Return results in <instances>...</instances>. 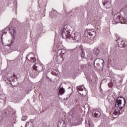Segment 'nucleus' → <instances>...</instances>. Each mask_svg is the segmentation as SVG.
<instances>
[{"instance_id":"1","label":"nucleus","mask_w":127,"mask_h":127,"mask_svg":"<svg viewBox=\"0 0 127 127\" xmlns=\"http://www.w3.org/2000/svg\"><path fill=\"white\" fill-rule=\"evenodd\" d=\"M63 38L70 39V40H79L81 36L79 33H71L70 27L68 25H65L62 30Z\"/></svg>"},{"instance_id":"2","label":"nucleus","mask_w":127,"mask_h":127,"mask_svg":"<svg viewBox=\"0 0 127 127\" xmlns=\"http://www.w3.org/2000/svg\"><path fill=\"white\" fill-rule=\"evenodd\" d=\"M126 106V99L124 97H119L117 99L115 103V110L113 113L112 117L114 119L117 118L123 112L122 109Z\"/></svg>"},{"instance_id":"3","label":"nucleus","mask_w":127,"mask_h":127,"mask_svg":"<svg viewBox=\"0 0 127 127\" xmlns=\"http://www.w3.org/2000/svg\"><path fill=\"white\" fill-rule=\"evenodd\" d=\"M66 53V51L64 49H59L57 52V56L55 57V60L58 63H62L64 61V58L63 56Z\"/></svg>"},{"instance_id":"4","label":"nucleus","mask_w":127,"mask_h":127,"mask_svg":"<svg viewBox=\"0 0 127 127\" xmlns=\"http://www.w3.org/2000/svg\"><path fill=\"white\" fill-rule=\"evenodd\" d=\"M68 118L70 120V124H72V126H78V121L77 120V118L74 117V114H73V111L71 110L69 112Z\"/></svg>"},{"instance_id":"5","label":"nucleus","mask_w":127,"mask_h":127,"mask_svg":"<svg viewBox=\"0 0 127 127\" xmlns=\"http://www.w3.org/2000/svg\"><path fill=\"white\" fill-rule=\"evenodd\" d=\"M97 33H96V31L94 29H91L88 30L85 33V36H86V37L88 38V39H92V38H94L96 35Z\"/></svg>"},{"instance_id":"6","label":"nucleus","mask_w":127,"mask_h":127,"mask_svg":"<svg viewBox=\"0 0 127 127\" xmlns=\"http://www.w3.org/2000/svg\"><path fill=\"white\" fill-rule=\"evenodd\" d=\"M34 70L37 71L38 73L36 74V76H37L39 74L40 72H42L43 71V64H36L33 66Z\"/></svg>"},{"instance_id":"7","label":"nucleus","mask_w":127,"mask_h":127,"mask_svg":"<svg viewBox=\"0 0 127 127\" xmlns=\"http://www.w3.org/2000/svg\"><path fill=\"white\" fill-rule=\"evenodd\" d=\"M77 89L80 95H81V96H85L86 91V88H85V87L83 86H77Z\"/></svg>"},{"instance_id":"8","label":"nucleus","mask_w":127,"mask_h":127,"mask_svg":"<svg viewBox=\"0 0 127 127\" xmlns=\"http://www.w3.org/2000/svg\"><path fill=\"white\" fill-rule=\"evenodd\" d=\"M112 0H103V4L106 8H110L112 6Z\"/></svg>"},{"instance_id":"9","label":"nucleus","mask_w":127,"mask_h":127,"mask_svg":"<svg viewBox=\"0 0 127 127\" xmlns=\"http://www.w3.org/2000/svg\"><path fill=\"white\" fill-rule=\"evenodd\" d=\"M17 76L15 74H13V76H8L7 77V81L9 82V84H11V80H12V82H13V83H14V79H17Z\"/></svg>"},{"instance_id":"10","label":"nucleus","mask_w":127,"mask_h":127,"mask_svg":"<svg viewBox=\"0 0 127 127\" xmlns=\"http://www.w3.org/2000/svg\"><path fill=\"white\" fill-rule=\"evenodd\" d=\"M9 33L12 35H14L16 32H15V28L11 26H8Z\"/></svg>"},{"instance_id":"11","label":"nucleus","mask_w":127,"mask_h":127,"mask_svg":"<svg viewBox=\"0 0 127 127\" xmlns=\"http://www.w3.org/2000/svg\"><path fill=\"white\" fill-rule=\"evenodd\" d=\"M93 118H99L101 117V112L99 111H96L94 113H92Z\"/></svg>"},{"instance_id":"12","label":"nucleus","mask_w":127,"mask_h":127,"mask_svg":"<svg viewBox=\"0 0 127 127\" xmlns=\"http://www.w3.org/2000/svg\"><path fill=\"white\" fill-rule=\"evenodd\" d=\"M58 127H65L66 124H65V122H64V121H59L58 122Z\"/></svg>"},{"instance_id":"13","label":"nucleus","mask_w":127,"mask_h":127,"mask_svg":"<svg viewBox=\"0 0 127 127\" xmlns=\"http://www.w3.org/2000/svg\"><path fill=\"white\" fill-rule=\"evenodd\" d=\"M114 21L116 23H118L120 21V19H121V16H118V15H115L114 18Z\"/></svg>"},{"instance_id":"14","label":"nucleus","mask_w":127,"mask_h":127,"mask_svg":"<svg viewBox=\"0 0 127 127\" xmlns=\"http://www.w3.org/2000/svg\"><path fill=\"white\" fill-rule=\"evenodd\" d=\"M5 118V114L2 112H0V122H1Z\"/></svg>"},{"instance_id":"15","label":"nucleus","mask_w":127,"mask_h":127,"mask_svg":"<svg viewBox=\"0 0 127 127\" xmlns=\"http://www.w3.org/2000/svg\"><path fill=\"white\" fill-rule=\"evenodd\" d=\"M93 53L94 54L97 56V55H99V54L100 53V49L98 48H96L93 50Z\"/></svg>"},{"instance_id":"16","label":"nucleus","mask_w":127,"mask_h":127,"mask_svg":"<svg viewBox=\"0 0 127 127\" xmlns=\"http://www.w3.org/2000/svg\"><path fill=\"white\" fill-rule=\"evenodd\" d=\"M8 30H9L8 27H6L5 29L2 30V34L1 38H2V36L3 35V34H6V33H7Z\"/></svg>"},{"instance_id":"17","label":"nucleus","mask_w":127,"mask_h":127,"mask_svg":"<svg viewBox=\"0 0 127 127\" xmlns=\"http://www.w3.org/2000/svg\"><path fill=\"white\" fill-rule=\"evenodd\" d=\"M119 47L123 48L125 47L126 46V43H125V42L124 41H122L121 42L120 44H118Z\"/></svg>"},{"instance_id":"18","label":"nucleus","mask_w":127,"mask_h":127,"mask_svg":"<svg viewBox=\"0 0 127 127\" xmlns=\"http://www.w3.org/2000/svg\"><path fill=\"white\" fill-rule=\"evenodd\" d=\"M65 93V89H64V88H60L59 90V95H63V94H64Z\"/></svg>"},{"instance_id":"19","label":"nucleus","mask_w":127,"mask_h":127,"mask_svg":"<svg viewBox=\"0 0 127 127\" xmlns=\"http://www.w3.org/2000/svg\"><path fill=\"white\" fill-rule=\"evenodd\" d=\"M88 123L89 127H94V124H93V122H92V121L89 120Z\"/></svg>"},{"instance_id":"20","label":"nucleus","mask_w":127,"mask_h":127,"mask_svg":"<svg viewBox=\"0 0 127 127\" xmlns=\"http://www.w3.org/2000/svg\"><path fill=\"white\" fill-rule=\"evenodd\" d=\"M81 58L82 59H85V58H86V56H85V53H84L83 50H82L81 52Z\"/></svg>"},{"instance_id":"21","label":"nucleus","mask_w":127,"mask_h":127,"mask_svg":"<svg viewBox=\"0 0 127 127\" xmlns=\"http://www.w3.org/2000/svg\"><path fill=\"white\" fill-rule=\"evenodd\" d=\"M27 120V116H23L22 117V121H26Z\"/></svg>"},{"instance_id":"22","label":"nucleus","mask_w":127,"mask_h":127,"mask_svg":"<svg viewBox=\"0 0 127 127\" xmlns=\"http://www.w3.org/2000/svg\"><path fill=\"white\" fill-rule=\"evenodd\" d=\"M30 61L33 62V63L35 62V61H36V59H34L33 58H31V59H30Z\"/></svg>"},{"instance_id":"23","label":"nucleus","mask_w":127,"mask_h":127,"mask_svg":"<svg viewBox=\"0 0 127 127\" xmlns=\"http://www.w3.org/2000/svg\"><path fill=\"white\" fill-rule=\"evenodd\" d=\"M50 15L51 17H54V16H55V13L51 12L50 13Z\"/></svg>"},{"instance_id":"24","label":"nucleus","mask_w":127,"mask_h":127,"mask_svg":"<svg viewBox=\"0 0 127 127\" xmlns=\"http://www.w3.org/2000/svg\"><path fill=\"white\" fill-rule=\"evenodd\" d=\"M98 60H99L100 62L101 63H102V65H104V60H103V59H100H100H98Z\"/></svg>"},{"instance_id":"25","label":"nucleus","mask_w":127,"mask_h":127,"mask_svg":"<svg viewBox=\"0 0 127 127\" xmlns=\"http://www.w3.org/2000/svg\"><path fill=\"white\" fill-rule=\"evenodd\" d=\"M13 114L11 116V118H13L14 117H15V113L14 112H13Z\"/></svg>"},{"instance_id":"26","label":"nucleus","mask_w":127,"mask_h":127,"mask_svg":"<svg viewBox=\"0 0 127 127\" xmlns=\"http://www.w3.org/2000/svg\"><path fill=\"white\" fill-rule=\"evenodd\" d=\"M110 85H111V86H109V87H110V88H111V87H112V86H113V84L112 83H108V86H109Z\"/></svg>"},{"instance_id":"27","label":"nucleus","mask_w":127,"mask_h":127,"mask_svg":"<svg viewBox=\"0 0 127 127\" xmlns=\"http://www.w3.org/2000/svg\"><path fill=\"white\" fill-rule=\"evenodd\" d=\"M108 101H109V102H110V103H113V102H114V100H110V98L108 99Z\"/></svg>"},{"instance_id":"28","label":"nucleus","mask_w":127,"mask_h":127,"mask_svg":"<svg viewBox=\"0 0 127 127\" xmlns=\"http://www.w3.org/2000/svg\"><path fill=\"white\" fill-rule=\"evenodd\" d=\"M16 102H18V98H17L16 99H15Z\"/></svg>"},{"instance_id":"29","label":"nucleus","mask_w":127,"mask_h":127,"mask_svg":"<svg viewBox=\"0 0 127 127\" xmlns=\"http://www.w3.org/2000/svg\"><path fill=\"white\" fill-rule=\"evenodd\" d=\"M100 91H102V88H101V86L100 87Z\"/></svg>"},{"instance_id":"30","label":"nucleus","mask_w":127,"mask_h":127,"mask_svg":"<svg viewBox=\"0 0 127 127\" xmlns=\"http://www.w3.org/2000/svg\"><path fill=\"white\" fill-rule=\"evenodd\" d=\"M119 40H117V43H119Z\"/></svg>"},{"instance_id":"31","label":"nucleus","mask_w":127,"mask_h":127,"mask_svg":"<svg viewBox=\"0 0 127 127\" xmlns=\"http://www.w3.org/2000/svg\"><path fill=\"white\" fill-rule=\"evenodd\" d=\"M28 123H27L26 124V126H27Z\"/></svg>"},{"instance_id":"32","label":"nucleus","mask_w":127,"mask_h":127,"mask_svg":"<svg viewBox=\"0 0 127 127\" xmlns=\"http://www.w3.org/2000/svg\"><path fill=\"white\" fill-rule=\"evenodd\" d=\"M126 23V24H127V23Z\"/></svg>"},{"instance_id":"33","label":"nucleus","mask_w":127,"mask_h":127,"mask_svg":"<svg viewBox=\"0 0 127 127\" xmlns=\"http://www.w3.org/2000/svg\"><path fill=\"white\" fill-rule=\"evenodd\" d=\"M26 59H27V57L26 58Z\"/></svg>"}]
</instances>
